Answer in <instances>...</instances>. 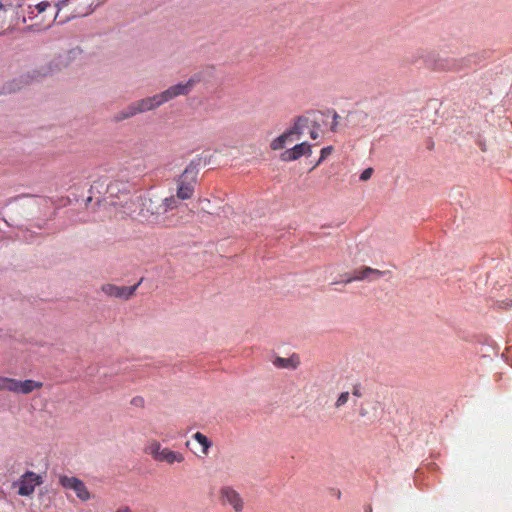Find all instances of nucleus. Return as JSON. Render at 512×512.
<instances>
[{"label":"nucleus","mask_w":512,"mask_h":512,"mask_svg":"<svg viewBox=\"0 0 512 512\" xmlns=\"http://www.w3.org/2000/svg\"><path fill=\"white\" fill-rule=\"evenodd\" d=\"M222 499L228 503L236 512H241L244 502L240 494L230 486H225L220 491Z\"/></svg>","instance_id":"nucleus-9"},{"label":"nucleus","mask_w":512,"mask_h":512,"mask_svg":"<svg viewBox=\"0 0 512 512\" xmlns=\"http://www.w3.org/2000/svg\"><path fill=\"white\" fill-rule=\"evenodd\" d=\"M59 483L63 488L73 490L76 496L82 501H88L91 498V494L85 483L77 477L63 475L60 476Z\"/></svg>","instance_id":"nucleus-6"},{"label":"nucleus","mask_w":512,"mask_h":512,"mask_svg":"<svg viewBox=\"0 0 512 512\" xmlns=\"http://www.w3.org/2000/svg\"><path fill=\"white\" fill-rule=\"evenodd\" d=\"M41 483L42 480L38 474L28 471L21 477L18 494L21 496H29L34 492L36 485Z\"/></svg>","instance_id":"nucleus-8"},{"label":"nucleus","mask_w":512,"mask_h":512,"mask_svg":"<svg viewBox=\"0 0 512 512\" xmlns=\"http://www.w3.org/2000/svg\"><path fill=\"white\" fill-rule=\"evenodd\" d=\"M131 404L136 407H143L144 406V399L140 396H136L131 400Z\"/></svg>","instance_id":"nucleus-30"},{"label":"nucleus","mask_w":512,"mask_h":512,"mask_svg":"<svg viewBox=\"0 0 512 512\" xmlns=\"http://www.w3.org/2000/svg\"><path fill=\"white\" fill-rule=\"evenodd\" d=\"M180 200L181 199H179L177 197V195L176 196L172 195V196L162 199L161 202H162V209H163L164 215H167L168 212L178 208Z\"/></svg>","instance_id":"nucleus-19"},{"label":"nucleus","mask_w":512,"mask_h":512,"mask_svg":"<svg viewBox=\"0 0 512 512\" xmlns=\"http://www.w3.org/2000/svg\"><path fill=\"white\" fill-rule=\"evenodd\" d=\"M4 9H5V6H4V4L0 1V11H1V10H4Z\"/></svg>","instance_id":"nucleus-34"},{"label":"nucleus","mask_w":512,"mask_h":512,"mask_svg":"<svg viewBox=\"0 0 512 512\" xmlns=\"http://www.w3.org/2000/svg\"><path fill=\"white\" fill-rule=\"evenodd\" d=\"M366 512H372V508H371V507H368V508L366 509Z\"/></svg>","instance_id":"nucleus-37"},{"label":"nucleus","mask_w":512,"mask_h":512,"mask_svg":"<svg viewBox=\"0 0 512 512\" xmlns=\"http://www.w3.org/2000/svg\"><path fill=\"white\" fill-rule=\"evenodd\" d=\"M332 151V147H325L321 150V156L320 159L317 162V165L323 161Z\"/></svg>","instance_id":"nucleus-29"},{"label":"nucleus","mask_w":512,"mask_h":512,"mask_svg":"<svg viewBox=\"0 0 512 512\" xmlns=\"http://www.w3.org/2000/svg\"><path fill=\"white\" fill-rule=\"evenodd\" d=\"M183 460H184V456L181 453L172 451L168 448H163L160 456L157 457L156 461L167 462L168 464H173L175 462L180 463Z\"/></svg>","instance_id":"nucleus-17"},{"label":"nucleus","mask_w":512,"mask_h":512,"mask_svg":"<svg viewBox=\"0 0 512 512\" xmlns=\"http://www.w3.org/2000/svg\"><path fill=\"white\" fill-rule=\"evenodd\" d=\"M206 78V71H198L192 74L189 79L185 82L190 92L194 89V87L203 82Z\"/></svg>","instance_id":"nucleus-21"},{"label":"nucleus","mask_w":512,"mask_h":512,"mask_svg":"<svg viewBox=\"0 0 512 512\" xmlns=\"http://www.w3.org/2000/svg\"><path fill=\"white\" fill-rule=\"evenodd\" d=\"M386 273V271H380L370 267H360L354 270V281H374L384 276Z\"/></svg>","instance_id":"nucleus-13"},{"label":"nucleus","mask_w":512,"mask_h":512,"mask_svg":"<svg viewBox=\"0 0 512 512\" xmlns=\"http://www.w3.org/2000/svg\"><path fill=\"white\" fill-rule=\"evenodd\" d=\"M190 93L191 92L188 89L185 82H179L175 85L168 87L167 89H165L164 91L161 92L165 103H167L177 97H180V96H187Z\"/></svg>","instance_id":"nucleus-11"},{"label":"nucleus","mask_w":512,"mask_h":512,"mask_svg":"<svg viewBox=\"0 0 512 512\" xmlns=\"http://www.w3.org/2000/svg\"><path fill=\"white\" fill-rule=\"evenodd\" d=\"M162 450L163 448L161 447V444L157 441L151 442L146 448V452L150 454L154 460H157V457L160 456Z\"/></svg>","instance_id":"nucleus-24"},{"label":"nucleus","mask_w":512,"mask_h":512,"mask_svg":"<svg viewBox=\"0 0 512 512\" xmlns=\"http://www.w3.org/2000/svg\"><path fill=\"white\" fill-rule=\"evenodd\" d=\"M309 112L306 115L296 118L294 125L288 130L291 135H298V138L303 134L306 128L311 127Z\"/></svg>","instance_id":"nucleus-16"},{"label":"nucleus","mask_w":512,"mask_h":512,"mask_svg":"<svg viewBox=\"0 0 512 512\" xmlns=\"http://www.w3.org/2000/svg\"><path fill=\"white\" fill-rule=\"evenodd\" d=\"M116 512H131L129 507H122L119 508Z\"/></svg>","instance_id":"nucleus-32"},{"label":"nucleus","mask_w":512,"mask_h":512,"mask_svg":"<svg viewBox=\"0 0 512 512\" xmlns=\"http://www.w3.org/2000/svg\"><path fill=\"white\" fill-rule=\"evenodd\" d=\"M372 173H373V169L372 168H367L365 169L361 175H360V180L362 181H367L368 179L371 178L372 176Z\"/></svg>","instance_id":"nucleus-28"},{"label":"nucleus","mask_w":512,"mask_h":512,"mask_svg":"<svg viewBox=\"0 0 512 512\" xmlns=\"http://www.w3.org/2000/svg\"><path fill=\"white\" fill-rule=\"evenodd\" d=\"M42 385L43 384L41 382H37L31 379H26L22 381L4 377L1 390H7L17 394H29L35 389L41 388Z\"/></svg>","instance_id":"nucleus-5"},{"label":"nucleus","mask_w":512,"mask_h":512,"mask_svg":"<svg viewBox=\"0 0 512 512\" xmlns=\"http://www.w3.org/2000/svg\"><path fill=\"white\" fill-rule=\"evenodd\" d=\"M292 136L291 135V132H289L288 130L286 132H284L282 135L278 136L277 138H275L270 146H271V149L273 150H280L284 147L286 141L289 139V137Z\"/></svg>","instance_id":"nucleus-23"},{"label":"nucleus","mask_w":512,"mask_h":512,"mask_svg":"<svg viewBox=\"0 0 512 512\" xmlns=\"http://www.w3.org/2000/svg\"><path fill=\"white\" fill-rule=\"evenodd\" d=\"M51 7L52 5L49 1H41L34 7L29 6L28 18L33 19L37 17L39 14L46 12L47 9Z\"/></svg>","instance_id":"nucleus-18"},{"label":"nucleus","mask_w":512,"mask_h":512,"mask_svg":"<svg viewBox=\"0 0 512 512\" xmlns=\"http://www.w3.org/2000/svg\"><path fill=\"white\" fill-rule=\"evenodd\" d=\"M350 394L348 391L342 392L335 402V407L340 408L345 405L349 400Z\"/></svg>","instance_id":"nucleus-25"},{"label":"nucleus","mask_w":512,"mask_h":512,"mask_svg":"<svg viewBox=\"0 0 512 512\" xmlns=\"http://www.w3.org/2000/svg\"><path fill=\"white\" fill-rule=\"evenodd\" d=\"M360 414L362 416H366L368 414V412L366 411V409H363V410L360 411Z\"/></svg>","instance_id":"nucleus-33"},{"label":"nucleus","mask_w":512,"mask_h":512,"mask_svg":"<svg viewBox=\"0 0 512 512\" xmlns=\"http://www.w3.org/2000/svg\"><path fill=\"white\" fill-rule=\"evenodd\" d=\"M121 185L120 182H113V183H110L108 186H107V192L113 196L115 195L117 192L120 191L119 189V186Z\"/></svg>","instance_id":"nucleus-27"},{"label":"nucleus","mask_w":512,"mask_h":512,"mask_svg":"<svg viewBox=\"0 0 512 512\" xmlns=\"http://www.w3.org/2000/svg\"><path fill=\"white\" fill-rule=\"evenodd\" d=\"M83 55V49L79 46L61 52L51 58L49 61L39 65L38 67L27 71L20 77L10 83L9 91H16L22 85H29L34 82H40L45 78L53 77L62 71L68 69Z\"/></svg>","instance_id":"nucleus-1"},{"label":"nucleus","mask_w":512,"mask_h":512,"mask_svg":"<svg viewBox=\"0 0 512 512\" xmlns=\"http://www.w3.org/2000/svg\"><path fill=\"white\" fill-rule=\"evenodd\" d=\"M311 154V145L307 142H302L295 145L293 148L285 150L281 154V160L289 162L299 159L303 155Z\"/></svg>","instance_id":"nucleus-10"},{"label":"nucleus","mask_w":512,"mask_h":512,"mask_svg":"<svg viewBox=\"0 0 512 512\" xmlns=\"http://www.w3.org/2000/svg\"><path fill=\"white\" fill-rule=\"evenodd\" d=\"M200 163V158L193 159L186 166L182 174L177 178L176 195L179 199L187 200L192 198L197 184Z\"/></svg>","instance_id":"nucleus-2"},{"label":"nucleus","mask_w":512,"mask_h":512,"mask_svg":"<svg viewBox=\"0 0 512 512\" xmlns=\"http://www.w3.org/2000/svg\"><path fill=\"white\" fill-rule=\"evenodd\" d=\"M442 68H445V67L443 66ZM446 68L447 69H453V67H451V66H447Z\"/></svg>","instance_id":"nucleus-38"},{"label":"nucleus","mask_w":512,"mask_h":512,"mask_svg":"<svg viewBox=\"0 0 512 512\" xmlns=\"http://www.w3.org/2000/svg\"><path fill=\"white\" fill-rule=\"evenodd\" d=\"M310 128H311V129H310V132H309L310 137H311L312 139H314V140H316L317 138H319V137H320V135L322 134V133H321V131H320V129H317L316 127H310Z\"/></svg>","instance_id":"nucleus-31"},{"label":"nucleus","mask_w":512,"mask_h":512,"mask_svg":"<svg viewBox=\"0 0 512 512\" xmlns=\"http://www.w3.org/2000/svg\"><path fill=\"white\" fill-rule=\"evenodd\" d=\"M91 201H92V197H91V196H89V197L87 198V200H86V204L88 205V203H90Z\"/></svg>","instance_id":"nucleus-35"},{"label":"nucleus","mask_w":512,"mask_h":512,"mask_svg":"<svg viewBox=\"0 0 512 512\" xmlns=\"http://www.w3.org/2000/svg\"><path fill=\"white\" fill-rule=\"evenodd\" d=\"M138 114H141V109H139L136 101L131 102L129 105L124 107L123 109L116 112L112 118V120L116 123L122 122L124 120L130 119Z\"/></svg>","instance_id":"nucleus-14"},{"label":"nucleus","mask_w":512,"mask_h":512,"mask_svg":"<svg viewBox=\"0 0 512 512\" xmlns=\"http://www.w3.org/2000/svg\"><path fill=\"white\" fill-rule=\"evenodd\" d=\"M136 102L138 104L139 109H141V114L155 110L163 104H165L161 92L153 96L136 100Z\"/></svg>","instance_id":"nucleus-12"},{"label":"nucleus","mask_w":512,"mask_h":512,"mask_svg":"<svg viewBox=\"0 0 512 512\" xmlns=\"http://www.w3.org/2000/svg\"><path fill=\"white\" fill-rule=\"evenodd\" d=\"M274 365L278 368H291V369H296L298 364H299V361L296 360L294 357H290V358H282V357H277L275 360H274Z\"/></svg>","instance_id":"nucleus-20"},{"label":"nucleus","mask_w":512,"mask_h":512,"mask_svg":"<svg viewBox=\"0 0 512 512\" xmlns=\"http://www.w3.org/2000/svg\"><path fill=\"white\" fill-rule=\"evenodd\" d=\"M311 127L320 129L321 133L325 131H334L337 125L338 115L333 110L326 111H310L309 112Z\"/></svg>","instance_id":"nucleus-3"},{"label":"nucleus","mask_w":512,"mask_h":512,"mask_svg":"<svg viewBox=\"0 0 512 512\" xmlns=\"http://www.w3.org/2000/svg\"><path fill=\"white\" fill-rule=\"evenodd\" d=\"M69 2V0H61L59 2H57L55 5H54V11L52 13V22H54L58 16V13L60 11V9L66 5L67 3Z\"/></svg>","instance_id":"nucleus-26"},{"label":"nucleus","mask_w":512,"mask_h":512,"mask_svg":"<svg viewBox=\"0 0 512 512\" xmlns=\"http://www.w3.org/2000/svg\"><path fill=\"white\" fill-rule=\"evenodd\" d=\"M142 282H143V278H141L138 283H136L135 285L130 286V287L117 286L114 284H104V285H102L101 290L107 296L128 300L129 298H131L134 295L135 291L137 290V288L140 286V284Z\"/></svg>","instance_id":"nucleus-7"},{"label":"nucleus","mask_w":512,"mask_h":512,"mask_svg":"<svg viewBox=\"0 0 512 512\" xmlns=\"http://www.w3.org/2000/svg\"><path fill=\"white\" fill-rule=\"evenodd\" d=\"M353 395H354V396H359L358 391H357L355 388H354Z\"/></svg>","instance_id":"nucleus-36"},{"label":"nucleus","mask_w":512,"mask_h":512,"mask_svg":"<svg viewBox=\"0 0 512 512\" xmlns=\"http://www.w3.org/2000/svg\"><path fill=\"white\" fill-rule=\"evenodd\" d=\"M309 112L306 115L296 118L294 125L288 130L291 135H298V138L303 134L306 128L311 127Z\"/></svg>","instance_id":"nucleus-15"},{"label":"nucleus","mask_w":512,"mask_h":512,"mask_svg":"<svg viewBox=\"0 0 512 512\" xmlns=\"http://www.w3.org/2000/svg\"><path fill=\"white\" fill-rule=\"evenodd\" d=\"M193 439L196 440L202 446V452L206 455L212 446V442L201 432H196L193 435Z\"/></svg>","instance_id":"nucleus-22"},{"label":"nucleus","mask_w":512,"mask_h":512,"mask_svg":"<svg viewBox=\"0 0 512 512\" xmlns=\"http://www.w3.org/2000/svg\"><path fill=\"white\" fill-rule=\"evenodd\" d=\"M145 212L147 215V220L151 223L164 226V227H170L174 226L175 224L172 221L171 216L164 215L163 209H162V202L156 203L152 199H148L144 203Z\"/></svg>","instance_id":"nucleus-4"}]
</instances>
